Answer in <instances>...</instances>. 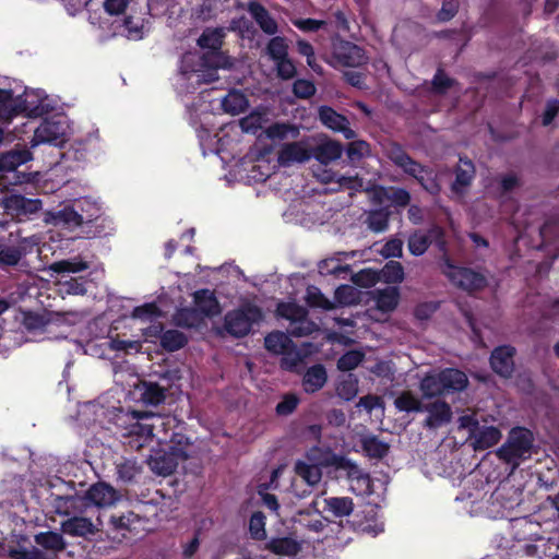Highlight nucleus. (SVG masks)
Here are the masks:
<instances>
[{
	"label": "nucleus",
	"mask_w": 559,
	"mask_h": 559,
	"mask_svg": "<svg viewBox=\"0 0 559 559\" xmlns=\"http://www.w3.org/2000/svg\"><path fill=\"white\" fill-rule=\"evenodd\" d=\"M223 28H206L200 38L198 45L202 50L199 52H188L181 60V79L194 83H211L217 80L216 71L219 68H229L231 62L221 50L224 38Z\"/></svg>",
	"instance_id": "obj_1"
},
{
	"label": "nucleus",
	"mask_w": 559,
	"mask_h": 559,
	"mask_svg": "<svg viewBox=\"0 0 559 559\" xmlns=\"http://www.w3.org/2000/svg\"><path fill=\"white\" fill-rule=\"evenodd\" d=\"M168 420L164 417L140 412L121 413L117 417V426L129 438V444L132 448L141 449L148 445L154 438L155 429H165Z\"/></svg>",
	"instance_id": "obj_2"
},
{
	"label": "nucleus",
	"mask_w": 559,
	"mask_h": 559,
	"mask_svg": "<svg viewBox=\"0 0 559 559\" xmlns=\"http://www.w3.org/2000/svg\"><path fill=\"white\" fill-rule=\"evenodd\" d=\"M119 499L117 491L104 484L93 485L84 496L59 497L56 499V511L61 514L70 515L83 513L90 507L108 508L114 506Z\"/></svg>",
	"instance_id": "obj_3"
},
{
	"label": "nucleus",
	"mask_w": 559,
	"mask_h": 559,
	"mask_svg": "<svg viewBox=\"0 0 559 559\" xmlns=\"http://www.w3.org/2000/svg\"><path fill=\"white\" fill-rule=\"evenodd\" d=\"M87 269L88 263L86 261L81 258H73L50 264L47 272L60 295H84L86 293V280L83 276L74 275Z\"/></svg>",
	"instance_id": "obj_4"
},
{
	"label": "nucleus",
	"mask_w": 559,
	"mask_h": 559,
	"mask_svg": "<svg viewBox=\"0 0 559 559\" xmlns=\"http://www.w3.org/2000/svg\"><path fill=\"white\" fill-rule=\"evenodd\" d=\"M183 437L176 435L169 444L160 450H154L147 460L151 471L158 476L170 475L179 462L189 456V443L183 441Z\"/></svg>",
	"instance_id": "obj_5"
},
{
	"label": "nucleus",
	"mask_w": 559,
	"mask_h": 559,
	"mask_svg": "<svg viewBox=\"0 0 559 559\" xmlns=\"http://www.w3.org/2000/svg\"><path fill=\"white\" fill-rule=\"evenodd\" d=\"M340 457L329 450L312 448L304 459L296 462L295 472L309 486H314L321 480L322 467L334 466L337 469Z\"/></svg>",
	"instance_id": "obj_6"
},
{
	"label": "nucleus",
	"mask_w": 559,
	"mask_h": 559,
	"mask_svg": "<svg viewBox=\"0 0 559 559\" xmlns=\"http://www.w3.org/2000/svg\"><path fill=\"white\" fill-rule=\"evenodd\" d=\"M72 134L70 120L64 115H55L45 119L34 130V134L29 141V147L36 148L43 144L62 146L69 141Z\"/></svg>",
	"instance_id": "obj_7"
},
{
	"label": "nucleus",
	"mask_w": 559,
	"mask_h": 559,
	"mask_svg": "<svg viewBox=\"0 0 559 559\" xmlns=\"http://www.w3.org/2000/svg\"><path fill=\"white\" fill-rule=\"evenodd\" d=\"M193 301L194 307L192 309H182L176 313L175 321L178 325L195 326L203 318H212L222 312L214 293L209 289L195 292Z\"/></svg>",
	"instance_id": "obj_8"
},
{
	"label": "nucleus",
	"mask_w": 559,
	"mask_h": 559,
	"mask_svg": "<svg viewBox=\"0 0 559 559\" xmlns=\"http://www.w3.org/2000/svg\"><path fill=\"white\" fill-rule=\"evenodd\" d=\"M337 471H343L349 480L350 490L358 496L380 497L384 491V484L380 480L370 479L369 475L364 473L354 462L341 456Z\"/></svg>",
	"instance_id": "obj_9"
},
{
	"label": "nucleus",
	"mask_w": 559,
	"mask_h": 559,
	"mask_svg": "<svg viewBox=\"0 0 559 559\" xmlns=\"http://www.w3.org/2000/svg\"><path fill=\"white\" fill-rule=\"evenodd\" d=\"M360 290L353 285H342L336 288L334 300L323 296L319 288L309 286L307 288L306 300L309 306L330 310L338 306H349L360 300Z\"/></svg>",
	"instance_id": "obj_10"
},
{
	"label": "nucleus",
	"mask_w": 559,
	"mask_h": 559,
	"mask_svg": "<svg viewBox=\"0 0 559 559\" xmlns=\"http://www.w3.org/2000/svg\"><path fill=\"white\" fill-rule=\"evenodd\" d=\"M532 447V433L523 428L511 431L508 442L498 450V455L506 462L519 465L521 460L530 456Z\"/></svg>",
	"instance_id": "obj_11"
},
{
	"label": "nucleus",
	"mask_w": 559,
	"mask_h": 559,
	"mask_svg": "<svg viewBox=\"0 0 559 559\" xmlns=\"http://www.w3.org/2000/svg\"><path fill=\"white\" fill-rule=\"evenodd\" d=\"M389 157L407 174L417 178L421 186L430 193H436L439 190V183L431 176V173L413 162L401 147L392 146L389 151Z\"/></svg>",
	"instance_id": "obj_12"
},
{
	"label": "nucleus",
	"mask_w": 559,
	"mask_h": 559,
	"mask_svg": "<svg viewBox=\"0 0 559 559\" xmlns=\"http://www.w3.org/2000/svg\"><path fill=\"white\" fill-rule=\"evenodd\" d=\"M460 426L468 428L473 447L476 450H484L498 443L501 432L495 427H480L475 415H464L460 418Z\"/></svg>",
	"instance_id": "obj_13"
},
{
	"label": "nucleus",
	"mask_w": 559,
	"mask_h": 559,
	"mask_svg": "<svg viewBox=\"0 0 559 559\" xmlns=\"http://www.w3.org/2000/svg\"><path fill=\"white\" fill-rule=\"evenodd\" d=\"M261 311L251 305L229 312L225 318L226 330L235 336L248 334L252 325L261 320Z\"/></svg>",
	"instance_id": "obj_14"
},
{
	"label": "nucleus",
	"mask_w": 559,
	"mask_h": 559,
	"mask_svg": "<svg viewBox=\"0 0 559 559\" xmlns=\"http://www.w3.org/2000/svg\"><path fill=\"white\" fill-rule=\"evenodd\" d=\"M82 317L81 312L38 313L23 312L22 324L27 331H45L58 322L75 323Z\"/></svg>",
	"instance_id": "obj_15"
},
{
	"label": "nucleus",
	"mask_w": 559,
	"mask_h": 559,
	"mask_svg": "<svg viewBox=\"0 0 559 559\" xmlns=\"http://www.w3.org/2000/svg\"><path fill=\"white\" fill-rule=\"evenodd\" d=\"M277 314L292 322L295 326L290 333L295 336L311 334L317 330V325L306 319L307 311L304 307L295 302H282L277 307Z\"/></svg>",
	"instance_id": "obj_16"
},
{
	"label": "nucleus",
	"mask_w": 559,
	"mask_h": 559,
	"mask_svg": "<svg viewBox=\"0 0 559 559\" xmlns=\"http://www.w3.org/2000/svg\"><path fill=\"white\" fill-rule=\"evenodd\" d=\"M444 275L457 287L464 290H476L486 285L485 277L469 269L455 266L449 261L443 265Z\"/></svg>",
	"instance_id": "obj_17"
},
{
	"label": "nucleus",
	"mask_w": 559,
	"mask_h": 559,
	"mask_svg": "<svg viewBox=\"0 0 559 559\" xmlns=\"http://www.w3.org/2000/svg\"><path fill=\"white\" fill-rule=\"evenodd\" d=\"M2 206L8 215L19 221L28 218L41 207L38 199H27L20 194H10L3 198Z\"/></svg>",
	"instance_id": "obj_18"
},
{
	"label": "nucleus",
	"mask_w": 559,
	"mask_h": 559,
	"mask_svg": "<svg viewBox=\"0 0 559 559\" xmlns=\"http://www.w3.org/2000/svg\"><path fill=\"white\" fill-rule=\"evenodd\" d=\"M366 62L364 50L349 41H336L333 46V64L336 67H359Z\"/></svg>",
	"instance_id": "obj_19"
},
{
	"label": "nucleus",
	"mask_w": 559,
	"mask_h": 559,
	"mask_svg": "<svg viewBox=\"0 0 559 559\" xmlns=\"http://www.w3.org/2000/svg\"><path fill=\"white\" fill-rule=\"evenodd\" d=\"M290 346H292L290 338L288 337V335H286L283 332H273V333H270L265 337V347L267 348V350H270L274 354L285 355V357L282 360V366L286 369L294 368L297 365V362L299 360L301 361L302 357L307 354V353H300V355L296 354L295 357L290 359V355H292L289 353Z\"/></svg>",
	"instance_id": "obj_20"
},
{
	"label": "nucleus",
	"mask_w": 559,
	"mask_h": 559,
	"mask_svg": "<svg viewBox=\"0 0 559 559\" xmlns=\"http://www.w3.org/2000/svg\"><path fill=\"white\" fill-rule=\"evenodd\" d=\"M312 155V140L307 139L284 145L278 154V163L282 166H290L296 163H304Z\"/></svg>",
	"instance_id": "obj_21"
},
{
	"label": "nucleus",
	"mask_w": 559,
	"mask_h": 559,
	"mask_svg": "<svg viewBox=\"0 0 559 559\" xmlns=\"http://www.w3.org/2000/svg\"><path fill=\"white\" fill-rule=\"evenodd\" d=\"M514 348L511 346L497 347L490 356L492 370L501 377H510L514 369Z\"/></svg>",
	"instance_id": "obj_22"
},
{
	"label": "nucleus",
	"mask_w": 559,
	"mask_h": 559,
	"mask_svg": "<svg viewBox=\"0 0 559 559\" xmlns=\"http://www.w3.org/2000/svg\"><path fill=\"white\" fill-rule=\"evenodd\" d=\"M44 219L47 224L56 226L78 227L82 225V215H79L74 204L64 206L59 211H49L45 214Z\"/></svg>",
	"instance_id": "obj_23"
},
{
	"label": "nucleus",
	"mask_w": 559,
	"mask_h": 559,
	"mask_svg": "<svg viewBox=\"0 0 559 559\" xmlns=\"http://www.w3.org/2000/svg\"><path fill=\"white\" fill-rule=\"evenodd\" d=\"M97 521L98 524H94L86 518L72 516L64 521L61 527L64 534L71 536L87 537L90 535H94L98 531V525L100 524V521L99 519Z\"/></svg>",
	"instance_id": "obj_24"
},
{
	"label": "nucleus",
	"mask_w": 559,
	"mask_h": 559,
	"mask_svg": "<svg viewBox=\"0 0 559 559\" xmlns=\"http://www.w3.org/2000/svg\"><path fill=\"white\" fill-rule=\"evenodd\" d=\"M319 115L320 120L325 127L333 131L342 132L346 139L355 136L354 131L348 127L346 118L335 112L332 108L323 106L320 108Z\"/></svg>",
	"instance_id": "obj_25"
},
{
	"label": "nucleus",
	"mask_w": 559,
	"mask_h": 559,
	"mask_svg": "<svg viewBox=\"0 0 559 559\" xmlns=\"http://www.w3.org/2000/svg\"><path fill=\"white\" fill-rule=\"evenodd\" d=\"M372 299L376 309L384 314L391 313L400 302V290L397 287H385L373 292Z\"/></svg>",
	"instance_id": "obj_26"
},
{
	"label": "nucleus",
	"mask_w": 559,
	"mask_h": 559,
	"mask_svg": "<svg viewBox=\"0 0 559 559\" xmlns=\"http://www.w3.org/2000/svg\"><path fill=\"white\" fill-rule=\"evenodd\" d=\"M373 194L384 206H405L409 202L408 192L400 188H379Z\"/></svg>",
	"instance_id": "obj_27"
},
{
	"label": "nucleus",
	"mask_w": 559,
	"mask_h": 559,
	"mask_svg": "<svg viewBox=\"0 0 559 559\" xmlns=\"http://www.w3.org/2000/svg\"><path fill=\"white\" fill-rule=\"evenodd\" d=\"M33 159V154L25 147L14 148L0 154L2 171H13L19 166Z\"/></svg>",
	"instance_id": "obj_28"
},
{
	"label": "nucleus",
	"mask_w": 559,
	"mask_h": 559,
	"mask_svg": "<svg viewBox=\"0 0 559 559\" xmlns=\"http://www.w3.org/2000/svg\"><path fill=\"white\" fill-rule=\"evenodd\" d=\"M248 11L265 34L275 35L277 33L278 26L276 21L261 4L257 2H250L248 4Z\"/></svg>",
	"instance_id": "obj_29"
},
{
	"label": "nucleus",
	"mask_w": 559,
	"mask_h": 559,
	"mask_svg": "<svg viewBox=\"0 0 559 559\" xmlns=\"http://www.w3.org/2000/svg\"><path fill=\"white\" fill-rule=\"evenodd\" d=\"M342 146L334 141L323 140L316 147L312 146V154L321 164L328 165L342 156Z\"/></svg>",
	"instance_id": "obj_30"
},
{
	"label": "nucleus",
	"mask_w": 559,
	"mask_h": 559,
	"mask_svg": "<svg viewBox=\"0 0 559 559\" xmlns=\"http://www.w3.org/2000/svg\"><path fill=\"white\" fill-rule=\"evenodd\" d=\"M325 368L321 365L310 367L302 379V386L307 393L319 391L326 382Z\"/></svg>",
	"instance_id": "obj_31"
},
{
	"label": "nucleus",
	"mask_w": 559,
	"mask_h": 559,
	"mask_svg": "<svg viewBox=\"0 0 559 559\" xmlns=\"http://www.w3.org/2000/svg\"><path fill=\"white\" fill-rule=\"evenodd\" d=\"M135 394L145 404L157 405L165 399L164 390L153 382H140L135 384Z\"/></svg>",
	"instance_id": "obj_32"
},
{
	"label": "nucleus",
	"mask_w": 559,
	"mask_h": 559,
	"mask_svg": "<svg viewBox=\"0 0 559 559\" xmlns=\"http://www.w3.org/2000/svg\"><path fill=\"white\" fill-rule=\"evenodd\" d=\"M355 252L350 253H338L336 257L328 258L319 263V272L322 275H338L341 273H347L348 266L343 264V261L348 257H354Z\"/></svg>",
	"instance_id": "obj_33"
},
{
	"label": "nucleus",
	"mask_w": 559,
	"mask_h": 559,
	"mask_svg": "<svg viewBox=\"0 0 559 559\" xmlns=\"http://www.w3.org/2000/svg\"><path fill=\"white\" fill-rule=\"evenodd\" d=\"M427 412L429 413L427 417V426L429 427H439L451 419V408L450 406L444 402H436L431 404Z\"/></svg>",
	"instance_id": "obj_34"
},
{
	"label": "nucleus",
	"mask_w": 559,
	"mask_h": 559,
	"mask_svg": "<svg viewBox=\"0 0 559 559\" xmlns=\"http://www.w3.org/2000/svg\"><path fill=\"white\" fill-rule=\"evenodd\" d=\"M267 139L280 142L288 139H296L299 135V128L289 123H274L264 130Z\"/></svg>",
	"instance_id": "obj_35"
},
{
	"label": "nucleus",
	"mask_w": 559,
	"mask_h": 559,
	"mask_svg": "<svg viewBox=\"0 0 559 559\" xmlns=\"http://www.w3.org/2000/svg\"><path fill=\"white\" fill-rule=\"evenodd\" d=\"M269 549L281 556H295L301 549V543L292 537L274 538L269 543Z\"/></svg>",
	"instance_id": "obj_36"
},
{
	"label": "nucleus",
	"mask_w": 559,
	"mask_h": 559,
	"mask_svg": "<svg viewBox=\"0 0 559 559\" xmlns=\"http://www.w3.org/2000/svg\"><path fill=\"white\" fill-rule=\"evenodd\" d=\"M420 390L426 397H432L442 393H448L445 384L441 379V372L429 373L420 382Z\"/></svg>",
	"instance_id": "obj_37"
},
{
	"label": "nucleus",
	"mask_w": 559,
	"mask_h": 559,
	"mask_svg": "<svg viewBox=\"0 0 559 559\" xmlns=\"http://www.w3.org/2000/svg\"><path fill=\"white\" fill-rule=\"evenodd\" d=\"M325 509L334 516H348L354 509L353 500L348 497H333L324 499Z\"/></svg>",
	"instance_id": "obj_38"
},
{
	"label": "nucleus",
	"mask_w": 559,
	"mask_h": 559,
	"mask_svg": "<svg viewBox=\"0 0 559 559\" xmlns=\"http://www.w3.org/2000/svg\"><path fill=\"white\" fill-rule=\"evenodd\" d=\"M447 392L461 391L466 388L468 380L464 372L457 369H445L441 371Z\"/></svg>",
	"instance_id": "obj_39"
},
{
	"label": "nucleus",
	"mask_w": 559,
	"mask_h": 559,
	"mask_svg": "<svg viewBox=\"0 0 559 559\" xmlns=\"http://www.w3.org/2000/svg\"><path fill=\"white\" fill-rule=\"evenodd\" d=\"M224 110L230 115H239L248 107V99L246 96L238 92H229L222 100Z\"/></svg>",
	"instance_id": "obj_40"
},
{
	"label": "nucleus",
	"mask_w": 559,
	"mask_h": 559,
	"mask_svg": "<svg viewBox=\"0 0 559 559\" xmlns=\"http://www.w3.org/2000/svg\"><path fill=\"white\" fill-rule=\"evenodd\" d=\"M146 22L143 17L128 15L123 21L124 35L132 40L141 39L147 31Z\"/></svg>",
	"instance_id": "obj_41"
},
{
	"label": "nucleus",
	"mask_w": 559,
	"mask_h": 559,
	"mask_svg": "<svg viewBox=\"0 0 559 559\" xmlns=\"http://www.w3.org/2000/svg\"><path fill=\"white\" fill-rule=\"evenodd\" d=\"M379 277L386 284H400L405 278L404 267L397 261H390L380 271Z\"/></svg>",
	"instance_id": "obj_42"
},
{
	"label": "nucleus",
	"mask_w": 559,
	"mask_h": 559,
	"mask_svg": "<svg viewBox=\"0 0 559 559\" xmlns=\"http://www.w3.org/2000/svg\"><path fill=\"white\" fill-rule=\"evenodd\" d=\"M79 215H82V224L84 222H91L98 217L100 213V206L98 203L90 198L79 199L74 201Z\"/></svg>",
	"instance_id": "obj_43"
},
{
	"label": "nucleus",
	"mask_w": 559,
	"mask_h": 559,
	"mask_svg": "<svg viewBox=\"0 0 559 559\" xmlns=\"http://www.w3.org/2000/svg\"><path fill=\"white\" fill-rule=\"evenodd\" d=\"M474 176V166L469 160L460 159L456 169V179L453 183V189L460 192L464 187L468 186Z\"/></svg>",
	"instance_id": "obj_44"
},
{
	"label": "nucleus",
	"mask_w": 559,
	"mask_h": 559,
	"mask_svg": "<svg viewBox=\"0 0 559 559\" xmlns=\"http://www.w3.org/2000/svg\"><path fill=\"white\" fill-rule=\"evenodd\" d=\"M336 393L345 401L355 399L358 394V379L353 374L343 377L336 386Z\"/></svg>",
	"instance_id": "obj_45"
},
{
	"label": "nucleus",
	"mask_w": 559,
	"mask_h": 559,
	"mask_svg": "<svg viewBox=\"0 0 559 559\" xmlns=\"http://www.w3.org/2000/svg\"><path fill=\"white\" fill-rule=\"evenodd\" d=\"M267 122V112L265 110H255L249 116L242 118L239 122L245 132L255 133Z\"/></svg>",
	"instance_id": "obj_46"
},
{
	"label": "nucleus",
	"mask_w": 559,
	"mask_h": 559,
	"mask_svg": "<svg viewBox=\"0 0 559 559\" xmlns=\"http://www.w3.org/2000/svg\"><path fill=\"white\" fill-rule=\"evenodd\" d=\"M362 448L366 454L373 459H381L389 451V445L376 437H366L362 440Z\"/></svg>",
	"instance_id": "obj_47"
},
{
	"label": "nucleus",
	"mask_w": 559,
	"mask_h": 559,
	"mask_svg": "<svg viewBox=\"0 0 559 559\" xmlns=\"http://www.w3.org/2000/svg\"><path fill=\"white\" fill-rule=\"evenodd\" d=\"M166 310L160 306H157L155 302H148L143 306L134 308L132 312V318L142 321H153L156 318L164 314Z\"/></svg>",
	"instance_id": "obj_48"
},
{
	"label": "nucleus",
	"mask_w": 559,
	"mask_h": 559,
	"mask_svg": "<svg viewBox=\"0 0 559 559\" xmlns=\"http://www.w3.org/2000/svg\"><path fill=\"white\" fill-rule=\"evenodd\" d=\"M267 53L275 62L288 57V45L284 37L275 36L267 44Z\"/></svg>",
	"instance_id": "obj_49"
},
{
	"label": "nucleus",
	"mask_w": 559,
	"mask_h": 559,
	"mask_svg": "<svg viewBox=\"0 0 559 559\" xmlns=\"http://www.w3.org/2000/svg\"><path fill=\"white\" fill-rule=\"evenodd\" d=\"M395 406L403 412H419L423 409L420 401L411 392L402 393L395 400Z\"/></svg>",
	"instance_id": "obj_50"
},
{
	"label": "nucleus",
	"mask_w": 559,
	"mask_h": 559,
	"mask_svg": "<svg viewBox=\"0 0 559 559\" xmlns=\"http://www.w3.org/2000/svg\"><path fill=\"white\" fill-rule=\"evenodd\" d=\"M186 342L185 335L179 331L170 330L162 335V345L168 350H177L181 348Z\"/></svg>",
	"instance_id": "obj_51"
},
{
	"label": "nucleus",
	"mask_w": 559,
	"mask_h": 559,
	"mask_svg": "<svg viewBox=\"0 0 559 559\" xmlns=\"http://www.w3.org/2000/svg\"><path fill=\"white\" fill-rule=\"evenodd\" d=\"M362 359L364 353L359 350H349L338 359L337 368L342 371H350L355 369Z\"/></svg>",
	"instance_id": "obj_52"
},
{
	"label": "nucleus",
	"mask_w": 559,
	"mask_h": 559,
	"mask_svg": "<svg viewBox=\"0 0 559 559\" xmlns=\"http://www.w3.org/2000/svg\"><path fill=\"white\" fill-rule=\"evenodd\" d=\"M39 545L51 550H61L64 548V542L60 534L47 532L36 537Z\"/></svg>",
	"instance_id": "obj_53"
},
{
	"label": "nucleus",
	"mask_w": 559,
	"mask_h": 559,
	"mask_svg": "<svg viewBox=\"0 0 559 559\" xmlns=\"http://www.w3.org/2000/svg\"><path fill=\"white\" fill-rule=\"evenodd\" d=\"M117 473L123 481H131L140 474V466L135 461L124 460L117 465Z\"/></svg>",
	"instance_id": "obj_54"
},
{
	"label": "nucleus",
	"mask_w": 559,
	"mask_h": 559,
	"mask_svg": "<svg viewBox=\"0 0 559 559\" xmlns=\"http://www.w3.org/2000/svg\"><path fill=\"white\" fill-rule=\"evenodd\" d=\"M135 0H103V8L109 15H121L131 9Z\"/></svg>",
	"instance_id": "obj_55"
},
{
	"label": "nucleus",
	"mask_w": 559,
	"mask_h": 559,
	"mask_svg": "<svg viewBox=\"0 0 559 559\" xmlns=\"http://www.w3.org/2000/svg\"><path fill=\"white\" fill-rule=\"evenodd\" d=\"M429 238L423 233H415L409 237L408 250L414 255H421L429 247Z\"/></svg>",
	"instance_id": "obj_56"
},
{
	"label": "nucleus",
	"mask_w": 559,
	"mask_h": 559,
	"mask_svg": "<svg viewBox=\"0 0 559 559\" xmlns=\"http://www.w3.org/2000/svg\"><path fill=\"white\" fill-rule=\"evenodd\" d=\"M380 281L379 273L371 269L361 270L353 276L355 285L360 287H371Z\"/></svg>",
	"instance_id": "obj_57"
},
{
	"label": "nucleus",
	"mask_w": 559,
	"mask_h": 559,
	"mask_svg": "<svg viewBox=\"0 0 559 559\" xmlns=\"http://www.w3.org/2000/svg\"><path fill=\"white\" fill-rule=\"evenodd\" d=\"M249 530L252 537L263 539L265 537V518L261 512L252 514L249 522Z\"/></svg>",
	"instance_id": "obj_58"
},
{
	"label": "nucleus",
	"mask_w": 559,
	"mask_h": 559,
	"mask_svg": "<svg viewBox=\"0 0 559 559\" xmlns=\"http://www.w3.org/2000/svg\"><path fill=\"white\" fill-rule=\"evenodd\" d=\"M301 515L302 514H300V512H298V515L295 519V522L298 523L299 525L301 523L310 531L318 533V532H321L323 530V527L325 526V520L319 513H313L312 515H310V519H306Z\"/></svg>",
	"instance_id": "obj_59"
},
{
	"label": "nucleus",
	"mask_w": 559,
	"mask_h": 559,
	"mask_svg": "<svg viewBox=\"0 0 559 559\" xmlns=\"http://www.w3.org/2000/svg\"><path fill=\"white\" fill-rule=\"evenodd\" d=\"M21 251L16 248L0 246V265H15L21 259Z\"/></svg>",
	"instance_id": "obj_60"
},
{
	"label": "nucleus",
	"mask_w": 559,
	"mask_h": 559,
	"mask_svg": "<svg viewBox=\"0 0 559 559\" xmlns=\"http://www.w3.org/2000/svg\"><path fill=\"white\" fill-rule=\"evenodd\" d=\"M275 67L277 75L283 80L293 79L296 74V67L288 57L275 61Z\"/></svg>",
	"instance_id": "obj_61"
},
{
	"label": "nucleus",
	"mask_w": 559,
	"mask_h": 559,
	"mask_svg": "<svg viewBox=\"0 0 559 559\" xmlns=\"http://www.w3.org/2000/svg\"><path fill=\"white\" fill-rule=\"evenodd\" d=\"M230 29L238 32V34L242 38L251 39L254 35V28H253L252 24L250 23V21L247 20L246 17H240V19L234 20L230 23Z\"/></svg>",
	"instance_id": "obj_62"
},
{
	"label": "nucleus",
	"mask_w": 559,
	"mask_h": 559,
	"mask_svg": "<svg viewBox=\"0 0 559 559\" xmlns=\"http://www.w3.org/2000/svg\"><path fill=\"white\" fill-rule=\"evenodd\" d=\"M403 242L400 239H391L382 246L379 252L384 258H396L402 255Z\"/></svg>",
	"instance_id": "obj_63"
},
{
	"label": "nucleus",
	"mask_w": 559,
	"mask_h": 559,
	"mask_svg": "<svg viewBox=\"0 0 559 559\" xmlns=\"http://www.w3.org/2000/svg\"><path fill=\"white\" fill-rule=\"evenodd\" d=\"M294 93L297 97L308 98L316 93V86L309 80H297L294 83Z\"/></svg>",
	"instance_id": "obj_64"
}]
</instances>
